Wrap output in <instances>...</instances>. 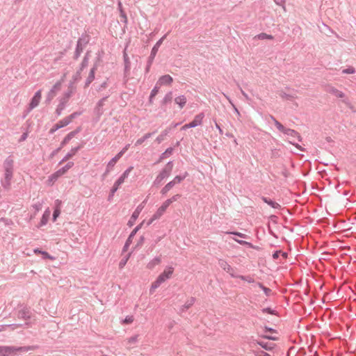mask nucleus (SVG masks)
<instances>
[{"label":"nucleus","instance_id":"nucleus-1","mask_svg":"<svg viewBox=\"0 0 356 356\" xmlns=\"http://www.w3.org/2000/svg\"><path fill=\"white\" fill-rule=\"evenodd\" d=\"M3 168L4 174L3 178L1 180V185L4 189L8 190L11 185L14 172V160L12 156L6 158L3 163Z\"/></svg>","mask_w":356,"mask_h":356},{"label":"nucleus","instance_id":"nucleus-2","mask_svg":"<svg viewBox=\"0 0 356 356\" xmlns=\"http://www.w3.org/2000/svg\"><path fill=\"white\" fill-rule=\"evenodd\" d=\"M133 166H129L124 172L120 175V177L115 181L113 186H112L110 193L108 195V200L111 201L114 196L115 193L118 190L120 185H122L125 179H127L131 170H133Z\"/></svg>","mask_w":356,"mask_h":356},{"label":"nucleus","instance_id":"nucleus-3","mask_svg":"<svg viewBox=\"0 0 356 356\" xmlns=\"http://www.w3.org/2000/svg\"><path fill=\"white\" fill-rule=\"evenodd\" d=\"M31 348L29 346H0V356H10L17 352H27Z\"/></svg>","mask_w":356,"mask_h":356},{"label":"nucleus","instance_id":"nucleus-4","mask_svg":"<svg viewBox=\"0 0 356 356\" xmlns=\"http://www.w3.org/2000/svg\"><path fill=\"white\" fill-rule=\"evenodd\" d=\"M166 35H167V34L164 35L161 38H160L156 42V44L154 45V47H152V49L151 50L150 55L147 60L146 67H145L146 73L149 72L151 65H152L154 60L155 58V56L159 51V49L161 47V45L162 42H163V40H165V38H166Z\"/></svg>","mask_w":356,"mask_h":356},{"label":"nucleus","instance_id":"nucleus-5","mask_svg":"<svg viewBox=\"0 0 356 356\" xmlns=\"http://www.w3.org/2000/svg\"><path fill=\"white\" fill-rule=\"evenodd\" d=\"M172 169V161H168L166 166L157 175L153 184L154 186H158L165 178L168 177Z\"/></svg>","mask_w":356,"mask_h":356},{"label":"nucleus","instance_id":"nucleus-6","mask_svg":"<svg viewBox=\"0 0 356 356\" xmlns=\"http://www.w3.org/2000/svg\"><path fill=\"white\" fill-rule=\"evenodd\" d=\"M147 200H144L140 204H139L136 209H135V211L133 212L129 222H128V225L129 227H131L134 223L135 222V221L136 220V219L138 218L141 211L143 210V207H144V204L146 203Z\"/></svg>","mask_w":356,"mask_h":356},{"label":"nucleus","instance_id":"nucleus-7","mask_svg":"<svg viewBox=\"0 0 356 356\" xmlns=\"http://www.w3.org/2000/svg\"><path fill=\"white\" fill-rule=\"evenodd\" d=\"M174 272V268L172 266H166L164 269L163 272L161 273L158 277L157 279L163 283L165 281L170 278L172 273Z\"/></svg>","mask_w":356,"mask_h":356},{"label":"nucleus","instance_id":"nucleus-8","mask_svg":"<svg viewBox=\"0 0 356 356\" xmlns=\"http://www.w3.org/2000/svg\"><path fill=\"white\" fill-rule=\"evenodd\" d=\"M218 265L222 270L229 273L231 277H236V275L234 274V269L227 262V261L220 259H218Z\"/></svg>","mask_w":356,"mask_h":356},{"label":"nucleus","instance_id":"nucleus-9","mask_svg":"<svg viewBox=\"0 0 356 356\" xmlns=\"http://www.w3.org/2000/svg\"><path fill=\"white\" fill-rule=\"evenodd\" d=\"M143 222L140 223V225H137L133 230L132 232L130 233L128 238L127 239L125 243H124V245L123 247V251H126L128 248L129 247V245L131 244L132 243V238L134 237V236L136 234V233L140 229L142 225H143Z\"/></svg>","mask_w":356,"mask_h":356},{"label":"nucleus","instance_id":"nucleus-10","mask_svg":"<svg viewBox=\"0 0 356 356\" xmlns=\"http://www.w3.org/2000/svg\"><path fill=\"white\" fill-rule=\"evenodd\" d=\"M122 153H118L114 157H113L107 163L106 169L103 176L105 177L108 175L113 168L117 161L122 157Z\"/></svg>","mask_w":356,"mask_h":356},{"label":"nucleus","instance_id":"nucleus-11","mask_svg":"<svg viewBox=\"0 0 356 356\" xmlns=\"http://www.w3.org/2000/svg\"><path fill=\"white\" fill-rule=\"evenodd\" d=\"M31 312L27 307H23L17 312V317L19 319L29 320L31 318Z\"/></svg>","mask_w":356,"mask_h":356},{"label":"nucleus","instance_id":"nucleus-12","mask_svg":"<svg viewBox=\"0 0 356 356\" xmlns=\"http://www.w3.org/2000/svg\"><path fill=\"white\" fill-rule=\"evenodd\" d=\"M41 99V90H38L32 97L29 109L31 111L37 107Z\"/></svg>","mask_w":356,"mask_h":356},{"label":"nucleus","instance_id":"nucleus-13","mask_svg":"<svg viewBox=\"0 0 356 356\" xmlns=\"http://www.w3.org/2000/svg\"><path fill=\"white\" fill-rule=\"evenodd\" d=\"M60 82H56L52 86V88L50 89V90L49 91L47 96L46 102L47 103H49L51 102V100L54 98V97L56 95V91H58L60 89Z\"/></svg>","mask_w":356,"mask_h":356},{"label":"nucleus","instance_id":"nucleus-14","mask_svg":"<svg viewBox=\"0 0 356 356\" xmlns=\"http://www.w3.org/2000/svg\"><path fill=\"white\" fill-rule=\"evenodd\" d=\"M97 69V64L95 63L93 67L90 69L89 74L85 82V88H87L89 86V85L94 81L95 78V72Z\"/></svg>","mask_w":356,"mask_h":356},{"label":"nucleus","instance_id":"nucleus-15","mask_svg":"<svg viewBox=\"0 0 356 356\" xmlns=\"http://www.w3.org/2000/svg\"><path fill=\"white\" fill-rule=\"evenodd\" d=\"M68 102V97H64L59 101V104L56 109V113L58 116L60 115L63 111L65 109L66 104Z\"/></svg>","mask_w":356,"mask_h":356},{"label":"nucleus","instance_id":"nucleus-16","mask_svg":"<svg viewBox=\"0 0 356 356\" xmlns=\"http://www.w3.org/2000/svg\"><path fill=\"white\" fill-rule=\"evenodd\" d=\"M204 118V113H200L197 114V115L195 116L193 121L189 122L190 126L192 128H194V127L201 125Z\"/></svg>","mask_w":356,"mask_h":356},{"label":"nucleus","instance_id":"nucleus-17","mask_svg":"<svg viewBox=\"0 0 356 356\" xmlns=\"http://www.w3.org/2000/svg\"><path fill=\"white\" fill-rule=\"evenodd\" d=\"M172 81H173L172 77L168 74H165V75L161 76L159 79L156 85V86H158V85H160V86L170 85Z\"/></svg>","mask_w":356,"mask_h":356},{"label":"nucleus","instance_id":"nucleus-18","mask_svg":"<svg viewBox=\"0 0 356 356\" xmlns=\"http://www.w3.org/2000/svg\"><path fill=\"white\" fill-rule=\"evenodd\" d=\"M82 147L81 145H79L77 147H72L70 151L66 154V155L63 158V159L60 161V164L64 161H66L70 158L72 157Z\"/></svg>","mask_w":356,"mask_h":356},{"label":"nucleus","instance_id":"nucleus-19","mask_svg":"<svg viewBox=\"0 0 356 356\" xmlns=\"http://www.w3.org/2000/svg\"><path fill=\"white\" fill-rule=\"evenodd\" d=\"M261 200L264 201V202L266 203L268 205H269L273 209H280L281 208V205L279 203L273 201V200L268 197L263 196L261 197Z\"/></svg>","mask_w":356,"mask_h":356},{"label":"nucleus","instance_id":"nucleus-20","mask_svg":"<svg viewBox=\"0 0 356 356\" xmlns=\"http://www.w3.org/2000/svg\"><path fill=\"white\" fill-rule=\"evenodd\" d=\"M109 96H110L109 95L104 96L100 100H99L98 102L97 103L95 110H96V112L97 114H99V115L102 114L103 111H102V108L104 105L105 101L108 98Z\"/></svg>","mask_w":356,"mask_h":356},{"label":"nucleus","instance_id":"nucleus-21","mask_svg":"<svg viewBox=\"0 0 356 356\" xmlns=\"http://www.w3.org/2000/svg\"><path fill=\"white\" fill-rule=\"evenodd\" d=\"M60 204H61V202L59 200H56V202H55L56 206H55V208L54 210L53 217H52V220L54 222H55L57 218L60 214Z\"/></svg>","mask_w":356,"mask_h":356},{"label":"nucleus","instance_id":"nucleus-22","mask_svg":"<svg viewBox=\"0 0 356 356\" xmlns=\"http://www.w3.org/2000/svg\"><path fill=\"white\" fill-rule=\"evenodd\" d=\"M50 213H51V211L49 210V208H47L44 213L42 214V216L40 219V227H42V226H44L47 225V222H48V220L49 218V216H50Z\"/></svg>","mask_w":356,"mask_h":356},{"label":"nucleus","instance_id":"nucleus-23","mask_svg":"<svg viewBox=\"0 0 356 356\" xmlns=\"http://www.w3.org/2000/svg\"><path fill=\"white\" fill-rule=\"evenodd\" d=\"M161 262V256L155 257L154 259H152L151 261H149V263L147 264V268L148 269H153L156 266H158Z\"/></svg>","mask_w":356,"mask_h":356},{"label":"nucleus","instance_id":"nucleus-24","mask_svg":"<svg viewBox=\"0 0 356 356\" xmlns=\"http://www.w3.org/2000/svg\"><path fill=\"white\" fill-rule=\"evenodd\" d=\"M282 133L291 138H298L299 139V140H300V136L299 134L293 129L285 127V129Z\"/></svg>","mask_w":356,"mask_h":356},{"label":"nucleus","instance_id":"nucleus-25","mask_svg":"<svg viewBox=\"0 0 356 356\" xmlns=\"http://www.w3.org/2000/svg\"><path fill=\"white\" fill-rule=\"evenodd\" d=\"M186 97L184 95H179L175 99V102L179 106L181 109L186 104Z\"/></svg>","mask_w":356,"mask_h":356},{"label":"nucleus","instance_id":"nucleus-26","mask_svg":"<svg viewBox=\"0 0 356 356\" xmlns=\"http://www.w3.org/2000/svg\"><path fill=\"white\" fill-rule=\"evenodd\" d=\"M257 343L262 348L266 350H271L274 348L275 344L273 343L265 342L262 341H257Z\"/></svg>","mask_w":356,"mask_h":356},{"label":"nucleus","instance_id":"nucleus-27","mask_svg":"<svg viewBox=\"0 0 356 356\" xmlns=\"http://www.w3.org/2000/svg\"><path fill=\"white\" fill-rule=\"evenodd\" d=\"M90 41V36L86 33L82 34L77 40V43L84 47Z\"/></svg>","mask_w":356,"mask_h":356},{"label":"nucleus","instance_id":"nucleus-28","mask_svg":"<svg viewBox=\"0 0 356 356\" xmlns=\"http://www.w3.org/2000/svg\"><path fill=\"white\" fill-rule=\"evenodd\" d=\"M195 298L191 297L189 300H188L185 304L180 308V312H184L188 309H189L195 302Z\"/></svg>","mask_w":356,"mask_h":356},{"label":"nucleus","instance_id":"nucleus-29","mask_svg":"<svg viewBox=\"0 0 356 356\" xmlns=\"http://www.w3.org/2000/svg\"><path fill=\"white\" fill-rule=\"evenodd\" d=\"M156 133V131H154V132H152V133H147L146 134H145L143 137L138 138L136 143H135V145L136 146H139L140 145L143 143H144L146 140H147L148 138H149L150 137H152L154 134Z\"/></svg>","mask_w":356,"mask_h":356},{"label":"nucleus","instance_id":"nucleus-30","mask_svg":"<svg viewBox=\"0 0 356 356\" xmlns=\"http://www.w3.org/2000/svg\"><path fill=\"white\" fill-rule=\"evenodd\" d=\"M327 91L330 93L339 98H343L345 96V94L342 91L339 90L338 89L334 87H329Z\"/></svg>","mask_w":356,"mask_h":356},{"label":"nucleus","instance_id":"nucleus-31","mask_svg":"<svg viewBox=\"0 0 356 356\" xmlns=\"http://www.w3.org/2000/svg\"><path fill=\"white\" fill-rule=\"evenodd\" d=\"M74 165V162L69 161L63 167L58 170V172L60 174V176L64 175L68 170H70L71 168H72Z\"/></svg>","mask_w":356,"mask_h":356},{"label":"nucleus","instance_id":"nucleus-32","mask_svg":"<svg viewBox=\"0 0 356 356\" xmlns=\"http://www.w3.org/2000/svg\"><path fill=\"white\" fill-rule=\"evenodd\" d=\"M78 130L73 131L70 132L63 140L61 142V147L64 146L65 144H67L70 140L72 139L73 137L78 133Z\"/></svg>","mask_w":356,"mask_h":356},{"label":"nucleus","instance_id":"nucleus-33","mask_svg":"<svg viewBox=\"0 0 356 356\" xmlns=\"http://www.w3.org/2000/svg\"><path fill=\"white\" fill-rule=\"evenodd\" d=\"M170 129L167 128L164 131H163L156 138V142L157 143H161L163 142L166 137V136L169 134Z\"/></svg>","mask_w":356,"mask_h":356},{"label":"nucleus","instance_id":"nucleus-34","mask_svg":"<svg viewBox=\"0 0 356 356\" xmlns=\"http://www.w3.org/2000/svg\"><path fill=\"white\" fill-rule=\"evenodd\" d=\"M188 175L187 172H185L182 175H179L175 176V177L171 181L174 184H179L181 183L184 179H186V177Z\"/></svg>","mask_w":356,"mask_h":356},{"label":"nucleus","instance_id":"nucleus-35","mask_svg":"<svg viewBox=\"0 0 356 356\" xmlns=\"http://www.w3.org/2000/svg\"><path fill=\"white\" fill-rule=\"evenodd\" d=\"M123 58L124 63V71L128 72L130 70V61L128 55L126 53V51H124Z\"/></svg>","mask_w":356,"mask_h":356},{"label":"nucleus","instance_id":"nucleus-36","mask_svg":"<svg viewBox=\"0 0 356 356\" xmlns=\"http://www.w3.org/2000/svg\"><path fill=\"white\" fill-rule=\"evenodd\" d=\"M83 48L84 47H83V46H81V44H79L76 42V46L74 55V58L75 60H77L79 58V56H81V54L83 51Z\"/></svg>","mask_w":356,"mask_h":356},{"label":"nucleus","instance_id":"nucleus-37","mask_svg":"<svg viewBox=\"0 0 356 356\" xmlns=\"http://www.w3.org/2000/svg\"><path fill=\"white\" fill-rule=\"evenodd\" d=\"M172 99V91H170L168 92L165 95V97H163L162 102H161V104L163 105H165L170 102H171Z\"/></svg>","mask_w":356,"mask_h":356},{"label":"nucleus","instance_id":"nucleus-38","mask_svg":"<svg viewBox=\"0 0 356 356\" xmlns=\"http://www.w3.org/2000/svg\"><path fill=\"white\" fill-rule=\"evenodd\" d=\"M89 62V56H88V52L84 56L82 62L80 65L79 70L80 71H82L86 67L88 66Z\"/></svg>","mask_w":356,"mask_h":356},{"label":"nucleus","instance_id":"nucleus-39","mask_svg":"<svg viewBox=\"0 0 356 356\" xmlns=\"http://www.w3.org/2000/svg\"><path fill=\"white\" fill-rule=\"evenodd\" d=\"M257 285L264 292L266 296H270L271 294V289L266 287L262 283L257 282Z\"/></svg>","mask_w":356,"mask_h":356},{"label":"nucleus","instance_id":"nucleus-40","mask_svg":"<svg viewBox=\"0 0 356 356\" xmlns=\"http://www.w3.org/2000/svg\"><path fill=\"white\" fill-rule=\"evenodd\" d=\"M270 118L271 120H273V122H274V124L276 126V127L277 128V129L280 131L283 132V131L284 130L285 127L279 121H277L275 118L274 116L270 115Z\"/></svg>","mask_w":356,"mask_h":356},{"label":"nucleus","instance_id":"nucleus-41","mask_svg":"<svg viewBox=\"0 0 356 356\" xmlns=\"http://www.w3.org/2000/svg\"><path fill=\"white\" fill-rule=\"evenodd\" d=\"M175 186L174 183L171 181L168 182L165 186L161 189V193L162 195H165L167 193Z\"/></svg>","mask_w":356,"mask_h":356},{"label":"nucleus","instance_id":"nucleus-42","mask_svg":"<svg viewBox=\"0 0 356 356\" xmlns=\"http://www.w3.org/2000/svg\"><path fill=\"white\" fill-rule=\"evenodd\" d=\"M235 278H239L241 280L245 281L248 283H253L254 282V279L250 276H245V275H236V277H234Z\"/></svg>","mask_w":356,"mask_h":356},{"label":"nucleus","instance_id":"nucleus-43","mask_svg":"<svg viewBox=\"0 0 356 356\" xmlns=\"http://www.w3.org/2000/svg\"><path fill=\"white\" fill-rule=\"evenodd\" d=\"M173 152V148L172 147H168L165 149V151L161 154V155L160 156V160H162L168 156H169L170 155L172 154Z\"/></svg>","mask_w":356,"mask_h":356},{"label":"nucleus","instance_id":"nucleus-44","mask_svg":"<svg viewBox=\"0 0 356 356\" xmlns=\"http://www.w3.org/2000/svg\"><path fill=\"white\" fill-rule=\"evenodd\" d=\"M60 174L58 172V171L55 172L54 173L51 174L49 178H48V181L49 183H54L58 179V177H60Z\"/></svg>","mask_w":356,"mask_h":356},{"label":"nucleus","instance_id":"nucleus-45","mask_svg":"<svg viewBox=\"0 0 356 356\" xmlns=\"http://www.w3.org/2000/svg\"><path fill=\"white\" fill-rule=\"evenodd\" d=\"M165 211L160 207L157 211L155 212V213L153 215L154 219H159L164 213Z\"/></svg>","mask_w":356,"mask_h":356},{"label":"nucleus","instance_id":"nucleus-46","mask_svg":"<svg viewBox=\"0 0 356 356\" xmlns=\"http://www.w3.org/2000/svg\"><path fill=\"white\" fill-rule=\"evenodd\" d=\"M71 122H70V120L67 119V117H65V118L62 119L61 120H60L57 122V124L59 125L60 129L67 126Z\"/></svg>","mask_w":356,"mask_h":356},{"label":"nucleus","instance_id":"nucleus-47","mask_svg":"<svg viewBox=\"0 0 356 356\" xmlns=\"http://www.w3.org/2000/svg\"><path fill=\"white\" fill-rule=\"evenodd\" d=\"M159 90V87L158 86H155L152 90L149 95V102H152V99L158 94Z\"/></svg>","mask_w":356,"mask_h":356},{"label":"nucleus","instance_id":"nucleus-48","mask_svg":"<svg viewBox=\"0 0 356 356\" xmlns=\"http://www.w3.org/2000/svg\"><path fill=\"white\" fill-rule=\"evenodd\" d=\"M109 78H106L104 81H103L97 88L96 90L97 92H100L102 90L105 89L108 86Z\"/></svg>","mask_w":356,"mask_h":356},{"label":"nucleus","instance_id":"nucleus-49","mask_svg":"<svg viewBox=\"0 0 356 356\" xmlns=\"http://www.w3.org/2000/svg\"><path fill=\"white\" fill-rule=\"evenodd\" d=\"M161 284H162V282L156 278V280L152 284V286L150 288V293H152V291L154 290L159 288Z\"/></svg>","mask_w":356,"mask_h":356},{"label":"nucleus","instance_id":"nucleus-50","mask_svg":"<svg viewBox=\"0 0 356 356\" xmlns=\"http://www.w3.org/2000/svg\"><path fill=\"white\" fill-rule=\"evenodd\" d=\"M257 37L259 40H266V39L271 40L273 38V35H268L265 33H259V35H257Z\"/></svg>","mask_w":356,"mask_h":356},{"label":"nucleus","instance_id":"nucleus-51","mask_svg":"<svg viewBox=\"0 0 356 356\" xmlns=\"http://www.w3.org/2000/svg\"><path fill=\"white\" fill-rule=\"evenodd\" d=\"M119 9L120 11V17L122 18V20H123L125 23L127 22V18L125 13L122 10V4L120 2L118 3Z\"/></svg>","mask_w":356,"mask_h":356},{"label":"nucleus","instance_id":"nucleus-52","mask_svg":"<svg viewBox=\"0 0 356 356\" xmlns=\"http://www.w3.org/2000/svg\"><path fill=\"white\" fill-rule=\"evenodd\" d=\"M29 325V323H25L24 324L13 323V324L7 325V327H10L13 328V330H14V329H16L18 327H22L24 325Z\"/></svg>","mask_w":356,"mask_h":356},{"label":"nucleus","instance_id":"nucleus-53","mask_svg":"<svg viewBox=\"0 0 356 356\" xmlns=\"http://www.w3.org/2000/svg\"><path fill=\"white\" fill-rule=\"evenodd\" d=\"M226 99L229 101V102L232 105L234 112L237 114V115L240 116V112L238 108L235 106V105L232 103V99L229 97V96L223 94Z\"/></svg>","mask_w":356,"mask_h":356},{"label":"nucleus","instance_id":"nucleus-54","mask_svg":"<svg viewBox=\"0 0 356 356\" xmlns=\"http://www.w3.org/2000/svg\"><path fill=\"white\" fill-rule=\"evenodd\" d=\"M343 74H354L355 73V70L353 67H348V68H346L342 70Z\"/></svg>","mask_w":356,"mask_h":356},{"label":"nucleus","instance_id":"nucleus-55","mask_svg":"<svg viewBox=\"0 0 356 356\" xmlns=\"http://www.w3.org/2000/svg\"><path fill=\"white\" fill-rule=\"evenodd\" d=\"M227 234L237 236L238 237L243 238H245L247 237L246 234L241 233V232H227Z\"/></svg>","mask_w":356,"mask_h":356},{"label":"nucleus","instance_id":"nucleus-56","mask_svg":"<svg viewBox=\"0 0 356 356\" xmlns=\"http://www.w3.org/2000/svg\"><path fill=\"white\" fill-rule=\"evenodd\" d=\"M261 311H262V312H263L264 314L267 313V314H273H273H275V310H273V309H272L270 307H266V308H264V309H262V310H261Z\"/></svg>","mask_w":356,"mask_h":356},{"label":"nucleus","instance_id":"nucleus-57","mask_svg":"<svg viewBox=\"0 0 356 356\" xmlns=\"http://www.w3.org/2000/svg\"><path fill=\"white\" fill-rule=\"evenodd\" d=\"M41 254L42 255V258L43 259H51V260H53L54 258V257L51 256L46 251H42L41 252Z\"/></svg>","mask_w":356,"mask_h":356},{"label":"nucleus","instance_id":"nucleus-58","mask_svg":"<svg viewBox=\"0 0 356 356\" xmlns=\"http://www.w3.org/2000/svg\"><path fill=\"white\" fill-rule=\"evenodd\" d=\"M128 259H129V257H126L123 258L122 259H121V261L119 263L120 268H122L126 265V264L128 261Z\"/></svg>","mask_w":356,"mask_h":356},{"label":"nucleus","instance_id":"nucleus-59","mask_svg":"<svg viewBox=\"0 0 356 356\" xmlns=\"http://www.w3.org/2000/svg\"><path fill=\"white\" fill-rule=\"evenodd\" d=\"M81 113L74 112L72 113L71 115L67 116V119L70 120V122H72V120L74 119L76 116L80 115Z\"/></svg>","mask_w":356,"mask_h":356},{"label":"nucleus","instance_id":"nucleus-60","mask_svg":"<svg viewBox=\"0 0 356 356\" xmlns=\"http://www.w3.org/2000/svg\"><path fill=\"white\" fill-rule=\"evenodd\" d=\"M170 204H172L171 201L168 199L162 204L161 207L165 211Z\"/></svg>","mask_w":356,"mask_h":356},{"label":"nucleus","instance_id":"nucleus-61","mask_svg":"<svg viewBox=\"0 0 356 356\" xmlns=\"http://www.w3.org/2000/svg\"><path fill=\"white\" fill-rule=\"evenodd\" d=\"M60 129V128L59 125L56 123L51 128V129L49 130V134H52Z\"/></svg>","mask_w":356,"mask_h":356},{"label":"nucleus","instance_id":"nucleus-62","mask_svg":"<svg viewBox=\"0 0 356 356\" xmlns=\"http://www.w3.org/2000/svg\"><path fill=\"white\" fill-rule=\"evenodd\" d=\"M134 321V317L132 316H126V318L124 319L123 322L124 323H127V324H129V323H132Z\"/></svg>","mask_w":356,"mask_h":356},{"label":"nucleus","instance_id":"nucleus-63","mask_svg":"<svg viewBox=\"0 0 356 356\" xmlns=\"http://www.w3.org/2000/svg\"><path fill=\"white\" fill-rule=\"evenodd\" d=\"M42 203L41 202H38L35 204L33 205V207L34 208V209L35 210V211H39L40 210H41L42 209Z\"/></svg>","mask_w":356,"mask_h":356},{"label":"nucleus","instance_id":"nucleus-64","mask_svg":"<svg viewBox=\"0 0 356 356\" xmlns=\"http://www.w3.org/2000/svg\"><path fill=\"white\" fill-rule=\"evenodd\" d=\"M256 356H270V355H269L268 353H267L263 350H259L256 354Z\"/></svg>","mask_w":356,"mask_h":356}]
</instances>
